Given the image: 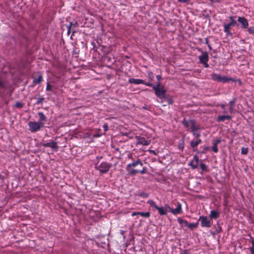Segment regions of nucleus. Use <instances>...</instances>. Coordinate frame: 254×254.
I'll return each mask as SVG.
<instances>
[{
  "instance_id": "f257e3e1",
  "label": "nucleus",
  "mask_w": 254,
  "mask_h": 254,
  "mask_svg": "<svg viewBox=\"0 0 254 254\" xmlns=\"http://www.w3.org/2000/svg\"><path fill=\"white\" fill-rule=\"evenodd\" d=\"M153 89L155 91V94L157 97L161 99L165 97L166 90L164 86H160L159 83H157L156 86H153Z\"/></svg>"
},
{
  "instance_id": "f03ea898",
  "label": "nucleus",
  "mask_w": 254,
  "mask_h": 254,
  "mask_svg": "<svg viewBox=\"0 0 254 254\" xmlns=\"http://www.w3.org/2000/svg\"><path fill=\"white\" fill-rule=\"evenodd\" d=\"M211 77L214 81H219L222 83L228 82L230 81H235L233 78H228L225 76H221L220 75L215 73H213L211 75Z\"/></svg>"
},
{
  "instance_id": "7ed1b4c3",
  "label": "nucleus",
  "mask_w": 254,
  "mask_h": 254,
  "mask_svg": "<svg viewBox=\"0 0 254 254\" xmlns=\"http://www.w3.org/2000/svg\"><path fill=\"white\" fill-rule=\"evenodd\" d=\"M29 130L32 132H36L39 130L44 126V123L43 122H29L28 124Z\"/></svg>"
},
{
  "instance_id": "20e7f679",
  "label": "nucleus",
  "mask_w": 254,
  "mask_h": 254,
  "mask_svg": "<svg viewBox=\"0 0 254 254\" xmlns=\"http://www.w3.org/2000/svg\"><path fill=\"white\" fill-rule=\"evenodd\" d=\"M134 139L136 140V145H141L143 146H147L150 144L151 140L146 139L144 137H141L138 135H135Z\"/></svg>"
},
{
  "instance_id": "39448f33",
  "label": "nucleus",
  "mask_w": 254,
  "mask_h": 254,
  "mask_svg": "<svg viewBox=\"0 0 254 254\" xmlns=\"http://www.w3.org/2000/svg\"><path fill=\"white\" fill-rule=\"evenodd\" d=\"M229 19L231 20V22L228 24H224V31L227 34L231 35V33L230 30V28L231 26L236 25L237 22L233 16H230Z\"/></svg>"
},
{
  "instance_id": "423d86ee",
  "label": "nucleus",
  "mask_w": 254,
  "mask_h": 254,
  "mask_svg": "<svg viewBox=\"0 0 254 254\" xmlns=\"http://www.w3.org/2000/svg\"><path fill=\"white\" fill-rule=\"evenodd\" d=\"M199 221H201V226L202 227L209 228L212 225V221L207 216H200L199 218Z\"/></svg>"
},
{
  "instance_id": "0eeeda50",
  "label": "nucleus",
  "mask_w": 254,
  "mask_h": 254,
  "mask_svg": "<svg viewBox=\"0 0 254 254\" xmlns=\"http://www.w3.org/2000/svg\"><path fill=\"white\" fill-rule=\"evenodd\" d=\"M165 206L167 208L169 209V211H170L173 214L175 215L181 214L183 212L182 204L180 202L177 203V206L175 209L172 208L168 204H165Z\"/></svg>"
},
{
  "instance_id": "6e6552de",
  "label": "nucleus",
  "mask_w": 254,
  "mask_h": 254,
  "mask_svg": "<svg viewBox=\"0 0 254 254\" xmlns=\"http://www.w3.org/2000/svg\"><path fill=\"white\" fill-rule=\"evenodd\" d=\"M112 165L107 162H102L97 167V169L102 173H107Z\"/></svg>"
},
{
  "instance_id": "1a4fd4ad",
  "label": "nucleus",
  "mask_w": 254,
  "mask_h": 254,
  "mask_svg": "<svg viewBox=\"0 0 254 254\" xmlns=\"http://www.w3.org/2000/svg\"><path fill=\"white\" fill-rule=\"evenodd\" d=\"M191 129V132L193 135L196 137H198L200 136V128L199 127L196 125L195 123L190 128Z\"/></svg>"
},
{
  "instance_id": "9d476101",
  "label": "nucleus",
  "mask_w": 254,
  "mask_h": 254,
  "mask_svg": "<svg viewBox=\"0 0 254 254\" xmlns=\"http://www.w3.org/2000/svg\"><path fill=\"white\" fill-rule=\"evenodd\" d=\"M199 60L201 63L206 64L208 61V55L207 52H203L199 57Z\"/></svg>"
},
{
  "instance_id": "9b49d317",
  "label": "nucleus",
  "mask_w": 254,
  "mask_h": 254,
  "mask_svg": "<svg viewBox=\"0 0 254 254\" xmlns=\"http://www.w3.org/2000/svg\"><path fill=\"white\" fill-rule=\"evenodd\" d=\"M238 21L242 24V28H247L248 27L249 23L248 20L244 17H239Z\"/></svg>"
},
{
  "instance_id": "f8f14e48",
  "label": "nucleus",
  "mask_w": 254,
  "mask_h": 254,
  "mask_svg": "<svg viewBox=\"0 0 254 254\" xmlns=\"http://www.w3.org/2000/svg\"><path fill=\"white\" fill-rule=\"evenodd\" d=\"M199 163L198 157L195 155L193 156V160L190 162L189 165L193 168L195 169L197 167Z\"/></svg>"
},
{
  "instance_id": "ddd939ff",
  "label": "nucleus",
  "mask_w": 254,
  "mask_h": 254,
  "mask_svg": "<svg viewBox=\"0 0 254 254\" xmlns=\"http://www.w3.org/2000/svg\"><path fill=\"white\" fill-rule=\"evenodd\" d=\"M220 216V212L217 210H211L209 214V217L211 219H216Z\"/></svg>"
},
{
  "instance_id": "4468645a",
  "label": "nucleus",
  "mask_w": 254,
  "mask_h": 254,
  "mask_svg": "<svg viewBox=\"0 0 254 254\" xmlns=\"http://www.w3.org/2000/svg\"><path fill=\"white\" fill-rule=\"evenodd\" d=\"M156 209L158 210L159 213L161 215H166L167 212H168V211H169V209L167 208L166 207L165 205L164 206V207H162V206L159 207V206H158L157 207Z\"/></svg>"
},
{
  "instance_id": "2eb2a0df",
  "label": "nucleus",
  "mask_w": 254,
  "mask_h": 254,
  "mask_svg": "<svg viewBox=\"0 0 254 254\" xmlns=\"http://www.w3.org/2000/svg\"><path fill=\"white\" fill-rule=\"evenodd\" d=\"M221 140L220 139H217L213 141V146L211 149L215 153H217L218 151L217 146L221 142Z\"/></svg>"
},
{
  "instance_id": "dca6fc26",
  "label": "nucleus",
  "mask_w": 254,
  "mask_h": 254,
  "mask_svg": "<svg viewBox=\"0 0 254 254\" xmlns=\"http://www.w3.org/2000/svg\"><path fill=\"white\" fill-rule=\"evenodd\" d=\"M183 125L187 128H190L191 127L195 124L193 120L187 121L184 119L183 121Z\"/></svg>"
},
{
  "instance_id": "f3484780",
  "label": "nucleus",
  "mask_w": 254,
  "mask_h": 254,
  "mask_svg": "<svg viewBox=\"0 0 254 254\" xmlns=\"http://www.w3.org/2000/svg\"><path fill=\"white\" fill-rule=\"evenodd\" d=\"M138 165L140 166L143 165L142 162L139 159H138L136 161L133 162L130 164H128L127 166V169H129V168H130L131 167H135Z\"/></svg>"
},
{
  "instance_id": "a211bd4d",
  "label": "nucleus",
  "mask_w": 254,
  "mask_h": 254,
  "mask_svg": "<svg viewBox=\"0 0 254 254\" xmlns=\"http://www.w3.org/2000/svg\"><path fill=\"white\" fill-rule=\"evenodd\" d=\"M128 82L130 83L135 84H139L144 83V81L142 79H134V78H129L128 80Z\"/></svg>"
},
{
  "instance_id": "6ab92c4d",
  "label": "nucleus",
  "mask_w": 254,
  "mask_h": 254,
  "mask_svg": "<svg viewBox=\"0 0 254 254\" xmlns=\"http://www.w3.org/2000/svg\"><path fill=\"white\" fill-rule=\"evenodd\" d=\"M236 99L234 98L229 102V112L233 113L234 112L235 103Z\"/></svg>"
},
{
  "instance_id": "aec40b11",
  "label": "nucleus",
  "mask_w": 254,
  "mask_h": 254,
  "mask_svg": "<svg viewBox=\"0 0 254 254\" xmlns=\"http://www.w3.org/2000/svg\"><path fill=\"white\" fill-rule=\"evenodd\" d=\"M232 118L229 115H223V116H219L218 117V121L223 122L226 120H231Z\"/></svg>"
},
{
  "instance_id": "412c9836",
  "label": "nucleus",
  "mask_w": 254,
  "mask_h": 254,
  "mask_svg": "<svg viewBox=\"0 0 254 254\" xmlns=\"http://www.w3.org/2000/svg\"><path fill=\"white\" fill-rule=\"evenodd\" d=\"M201 140L200 139H196L195 140H193L190 142L191 146L193 148L196 147L200 142Z\"/></svg>"
},
{
  "instance_id": "4be33fe9",
  "label": "nucleus",
  "mask_w": 254,
  "mask_h": 254,
  "mask_svg": "<svg viewBox=\"0 0 254 254\" xmlns=\"http://www.w3.org/2000/svg\"><path fill=\"white\" fill-rule=\"evenodd\" d=\"M49 147L51 148L52 149V151L54 152L58 150V146L56 142H49Z\"/></svg>"
},
{
  "instance_id": "5701e85b",
  "label": "nucleus",
  "mask_w": 254,
  "mask_h": 254,
  "mask_svg": "<svg viewBox=\"0 0 254 254\" xmlns=\"http://www.w3.org/2000/svg\"><path fill=\"white\" fill-rule=\"evenodd\" d=\"M178 221L180 224H181L183 226H186L187 227L189 222L185 220L182 219L181 218H178Z\"/></svg>"
},
{
  "instance_id": "b1692460",
  "label": "nucleus",
  "mask_w": 254,
  "mask_h": 254,
  "mask_svg": "<svg viewBox=\"0 0 254 254\" xmlns=\"http://www.w3.org/2000/svg\"><path fill=\"white\" fill-rule=\"evenodd\" d=\"M38 116L40 118V120L39 122H43L44 123V122L46 121V117L43 113L39 112Z\"/></svg>"
},
{
  "instance_id": "393cba45",
  "label": "nucleus",
  "mask_w": 254,
  "mask_h": 254,
  "mask_svg": "<svg viewBox=\"0 0 254 254\" xmlns=\"http://www.w3.org/2000/svg\"><path fill=\"white\" fill-rule=\"evenodd\" d=\"M128 173L131 175H135L137 173H138V170H135V169H131L130 168H129V169H127Z\"/></svg>"
},
{
  "instance_id": "a878e982",
  "label": "nucleus",
  "mask_w": 254,
  "mask_h": 254,
  "mask_svg": "<svg viewBox=\"0 0 254 254\" xmlns=\"http://www.w3.org/2000/svg\"><path fill=\"white\" fill-rule=\"evenodd\" d=\"M138 214H139V215H141L142 217L147 218L150 216V213L149 212H138Z\"/></svg>"
},
{
  "instance_id": "bb28decb",
  "label": "nucleus",
  "mask_w": 254,
  "mask_h": 254,
  "mask_svg": "<svg viewBox=\"0 0 254 254\" xmlns=\"http://www.w3.org/2000/svg\"><path fill=\"white\" fill-rule=\"evenodd\" d=\"M198 223H189L187 226L188 228L192 229L193 228H196L197 227Z\"/></svg>"
},
{
  "instance_id": "cd10ccee",
  "label": "nucleus",
  "mask_w": 254,
  "mask_h": 254,
  "mask_svg": "<svg viewBox=\"0 0 254 254\" xmlns=\"http://www.w3.org/2000/svg\"><path fill=\"white\" fill-rule=\"evenodd\" d=\"M147 203H149L151 206L154 207L155 209H156L158 207L155 202L152 200H148Z\"/></svg>"
},
{
  "instance_id": "c85d7f7f",
  "label": "nucleus",
  "mask_w": 254,
  "mask_h": 254,
  "mask_svg": "<svg viewBox=\"0 0 254 254\" xmlns=\"http://www.w3.org/2000/svg\"><path fill=\"white\" fill-rule=\"evenodd\" d=\"M42 80V76L41 75H39L37 79H34V82L36 84L39 83Z\"/></svg>"
},
{
  "instance_id": "c756f323",
  "label": "nucleus",
  "mask_w": 254,
  "mask_h": 254,
  "mask_svg": "<svg viewBox=\"0 0 254 254\" xmlns=\"http://www.w3.org/2000/svg\"><path fill=\"white\" fill-rule=\"evenodd\" d=\"M248 153V148L246 147H242L241 149V153L242 154L246 155Z\"/></svg>"
},
{
  "instance_id": "7c9ffc66",
  "label": "nucleus",
  "mask_w": 254,
  "mask_h": 254,
  "mask_svg": "<svg viewBox=\"0 0 254 254\" xmlns=\"http://www.w3.org/2000/svg\"><path fill=\"white\" fill-rule=\"evenodd\" d=\"M77 25V23L75 22V23H72V22H71L70 23V25L69 26H67V33L68 34H69L70 32V30H71V27L72 26V25Z\"/></svg>"
},
{
  "instance_id": "2f4dec72",
  "label": "nucleus",
  "mask_w": 254,
  "mask_h": 254,
  "mask_svg": "<svg viewBox=\"0 0 254 254\" xmlns=\"http://www.w3.org/2000/svg\"><path fill=\"white\" fill-rule=\"evenodd\" d=\"M15 106L17 108H21L23 107V104L20 102H17L15 104Z\"/></svg>"
},
{
  "instance_id": "473e14b6",
  "label": "nucleus",
  "mask_w": 254,
  "mask_h": 254,
  "mask_svg": "<svg viewBox=\"0 0 254 254\" xmlns=\"http://www.w3.org/2000/svg\"><path fill=\"white\" fill-rule=\"evenodd\" d=\"M248 31L250 34H254V27H250L248 28Z\"/></svg>"
},
{
  "instance_id": "72a5a7b5",
  "label": "nucleus",
  "mask_w": 254,
  "mask_h": 254,
  "mask_svg": "<svg viewBox=\"0 0 254 254\" xmlns=\"http://www.w3.org/2000/svg\"><path fill=\"white\" fill-rule=\"evenodd\" d=\"M148 78H149V79L150 80H152V79H153V77H154L152 72H148Z\"/></svg>"
},
{
  "instance_id": "f704fd0d",
  "label": "nucleus",
  "mask_w": 254,
  "mask_h": 254,
  "mask_svg": "<svg viewBox=\"0 0 254 254\" xmlns=\"http://www.w3.org/2000/svg\"><path fill=\"white\" fill-rule=\"evenodd\" d=\"M250 251L252 254H254V241L252 242V246L250 249Z\"/></svg>"
},
{
  "instance_id": "c9c22d12",
  "label": "nucleus",
  "mask_w": 254,
  "mask_h": 254,
  "mask_svg": "<svg viewBox=\"0 0 254 254\" xmlns=\"http://www.w3.org/2000/svg\"><path fill=\"white\" fill-rule=\"evenodd\" d=\"M146 172V169L145 167H143L141 170H138V173H140L141 174H145Z\"/></svg>"
},
{
  "instance_id": "e433bc0d",
  "label": "nucleus",
  "mask_w": 254,
  "mask_h": 254,
  "mask_svg": "<svg viewBox=\"0 0 254 254\" xmlns=\"http://www.w3.org/2000/svg\"><path fill=\"white\" fill-rule=\"evenodd\" d=\"M143 84H145L148 86L152 87L154 86L150 82H144V83H142Z\"/></svg>"
},
{
  "instance_id": "4c0bfd02",
  "label": "nucleus",
  "mask_w": 254,
  "mask_h": 254,
  "mask_svg": "<svg viewBox=\"0 0 254 254\" xmlns=\"http://www.w3.org/2000/svg\"><path fill=\"white\" fill-rule=\"evenodd\" d=\"M103 128H104V131L105 132L107 131L108 129V125L107 124H105L104 125H103Z\"/></svg>"
},
{
  "instance_id": "58836bf2",
  "label": "nucleus",
  "mask_w": 254,
  "mask_h": 254,
  "mask_svg": "<svg viewBox=\"0 0 254 254\" xmlns=\"http://www.w3.org/2000/svg\"><path fill=\"white\" fill-rule=\"evenodd\" d=\"M180 2L187 3L189 2V0H178Z\"/></svg>"
},
{
  "instance_id": "ea45409f",
  "label": "nucleus",
  "mask_w": 254,
  "mask_h": 254,
  "mask_svg": "<svg viewBox=\"0 0 254 254\" xmlns=\"http://www.w3.org/2000/svg\"><path fill=\"white\" fill-rule=\"evenodd\" d=\"M0 87H4V83L2 81L0 80Z\"/></svg>"
},
{
  "instance_id": "a19ab883",
  "label": "nucleus",
  "mask_w": 254,
  "mask_h": 254,
  "mask_svg": "<svg viewBox=\"0 0 254 254\" xmlns=\"http://www.w3.org/2000/svg\"><path fill=\"white\" fill-rule=\"evenodd\" d=\"M200 167L202 170H204L205 168V165L204 164H201Z\"/></svg>"
},
{
  "instance_id": "79ce46f5",
  "label": "nucleus",
  "mask_w": 254,
  "mask_h": 254,
  "mask_svg": "<svg viewBox=\"0 0 254 254\" xmlns=\"http://www.w3.org/2000/svg\"><path fill=\"white\" fill-rule=\"evenodd\" d=\"M138 215V212H132V213H131V216H135V215Z\"/></svg>"
},
{
  "instance_id": "37998d69",
  "label": "nucleus",
  "mask_w": 254,
  "mask_h": 254,
  "mask_svg": "<svg viewBox=\"0 0 254 254\" xmlns=\"http://www.w3.org/2000/svg\"><path fill=\"white\" fill-rule=\"evenodd\" d=\"M149 151L150 153H152V154H154V155H156V153H155V151H154V150H149Z\"/></svg>"
},
{
  "instance_id": "c03bdc74",
  "label": "nucleus",
  "mask_w": 254,
  "mask_h": 254,
  "mask_svg": "<svg viewBox=\"0 0 254 254\" xmlns=\"http://www.w3.org/2000/svg\"><path fill=\"white\" fill-rule=\"evenodd\" d=\"M221 108L224 110V113H226V111L225 110V106L224 105H221Z\"/></svg>"
},
{
  "instance_id": "a18cd8bd",
  "label": "nucleus",
  "mask_w": 254,
  "mask_h": 254,
  "mask_svg": "<svg viewBox=\"0 0 254 254\" xmlns=\"http://www.w3.org/2000/svg\"><path fill=\"white\" fill-rule=\"evenodd\" d=\"M99 136H100V134H94V135H93V137H99Z\"/></svg>"
},
{
  "instance_id": "49530a36",
  "label": "nucleus",
  "mask_w": 254,
  "mask_h": 254,
  "mask_svg": "<svg viewBox=\"0 0 254 254\" xmlns=\"http://www.w3.org/2000/svg\"><path fill=\"white\" fill-rule=\"evenodd\" d=\"M203 64L204 65L205 67H207L208 66V64H207V63H206V64Z\"/></svg>"
},
{
  "instance_id": "de8ad7c7",
  "label": "nucleus",
  "mask_w": 254,
  "mask_h": 254,
  "mask_svg": "<svg viewBox=\"0 0 254 254\" xmlns=\"http://www.w3.org/2000/svg\"><path fill=\"white\" fill-rule=\"evenodd\" d=\"M157 78L158 80H160L161 78V76L160 75H157Z\"/></svg>"
},
{
  "instance_id": "09e8293b",
  "label": "nucleus",
  "mask_w": 254,
  "mask_h": 254,
  "mask_svg": "<svg viewBox=\"0 0 254 254\" xmlns=\"http://www.w3.org/2000/svg\"><path fill=\"white\" fill-rule=\"evenodd\" d=\"M210 0V1H211V2H212V3H213V2H214V0Z\"/></svg>"
},
{
  "instance_id": "8fccbe9b",
  "label": "nucleus",
  "mask_w": 254,
  "mask_h": 254,
  "mask_svg": "<svg viewBox=\"0 0 254 254\" xmlns=\"http://www.w3.org/2000/svg\"><path fill=\"white\" fill-rule=\"evenodd\" d=\"M48 89H49V91L51 89V87H50V85L49 84V87H48Z\"/></svg>"
},
{
  "instance_id": "3c124183",
  "label": "nucleus",
  "mask_w": 254,
  "mask_h": 254,
  "mask_svg": "<svg viewBox=\"0 0 254 254\" xmlns=\"http://www.w3.org/2000/svg\"><path fill=\"white\" fill-rule=\"evenodd\" d=\"M208 47H209V48L210 49H211V47H210V45H208Z\"/></svg>"
},
{
  "instance_id": "603ef678",
  "label": "nucleus",
  "mask_w": 254,
  "mask_h": 254,
  "mask_svg": "<svg viewBox=\"0 0 254 254\" xmlns=\"http://www.w3.org/2000/svg\"><path fill=\"white\" fill-rule=\"evenodd\" d=\"M46 89L48 90V85H47Z\"/></svg>"
},
{
  "instance_id": "864d4df0",
  "label": "nucleus",
  "mask_w": 254,
  "mask_h": 254,
  "mask_svg": "<svg viewBox=\"0 0 254 254\" xmlns=\"http://www.w3.org/2000/svg\"><path fill=\"white\" fill-rule=\"evenodd\" d=\"M216 1H217V2H219V0H217Z\"/></svg>"
},
{
  "instance_id": "5fc2aeb1",
  "label": "nucleus",
  "mask_w": 254,
  "mask_h": 254,
  "mask_svg": "<svg viewBox=\"0 0 254 254\" xmlns=\"http://www.w3.org/2000/svg\"><path fill=\"white\" fill-rule=\"evenodd\" d=\"M190 1V0H189V1Z\"/></svg>"
},
{
  "instance_id": "6e6d98bb",
  "label": "nucleus",
  "mask_w": 254,
  "mask_h": 254,
  "mask_svg": "<svg viewBox=\"0 0 254 254\" xmlns=\"http://www.w3.org/2000/svg\"><path fill=\"white\" fill-rule=\"evenodd\" d=\"M186 254H187L186 253Z\"/></svg>"
}]
</instances>
